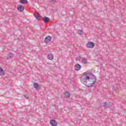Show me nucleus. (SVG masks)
<instances>
[{"label": "nucleus", "mask_w": 126, "mask_h": 126, "mask_svg": "<svg viewBox=\"0 0 126 126\" xmlns=\"http://www.w3.org/2000/svg\"><path fill=\"white\" fill-rule=\"evenodd\" d=\"M90 75H93V76H94L93 74L91 73L85 72L80 79L81 82L87 87V85H89V84H89L88 85H87V80L88 81H90Z\"/></svg>", "instance_id": "f257e3e1"}, {"label": "nucleus", "mask_w": 126, "mask_h": 126, "mask_svg": "<svg viewBox=\"0 0 126 126\" xmlns=\"http://www.w3.org/2000/svg\"><path fill=\"white\" fill-rule=\"evenodd\" d=\"M93 75L90 76V81H91L92 79H93V81H92V83H91V84H89V85H87V87H92V85H93V84H94V83L96 82V80H97V78H96V76H95L94 74H93Z\"/></svg>", "instance_id": "f03ea898"}, {"label": "nucleus", "mask_w": 126, "mask_h": 126, "mask_svg": "<svg viewBox=\"0 0 126 126\" xmlns=\"http://www.w3.org/2000/svg\"><path fill=\"white\" fill-rule=\"evenodd\" d=\"M87 48H93L95 47V43L93 42H89L86 44Z\"/></svg>", "instance_id": "7ed1b4c3"}, {"label": "nucleus", "mask_w": 126, "mask_h": 126, "mask_svg": "<svg viewBox=\"0 0 126 126\" xmlns=\"http://www.w3.org/2000/svg\"><path fill=\"white\" fill-rule=\"evenodd\" d=\"M52 40V36L48 35L46 36L44 39L45 43H49Z\"/></svg>", "instance_id": "20e7f679"}, {"label": "nucleus", "mask_w": 126, "mask_h": 126, "mask_svg": "<svg viewBox=\"0 0 126 126\" xmlns=\"http://www.w3.org/2000/svg\"><path fill=\"white\" fill-rule=\"evenodd\" d=\"M33 87H34V88L36 90H39V89H40V88H41V86H40V85H39L37 83H33Z\"/></svg>", "instance_id": "39448f33"}, {"label": "nucleus", "mask_w": 126, "mask_h": 126, "mask_svg": "<svg viewBox=\"0 0 126 126\" xmlns=\"http://www.w3.org/2000/svg\"><path fill=\"white\" fill-rule=\"evenodd\" d=\"M17 9L19 11H23L24 10V6L22 5H19L17 7Z\"/></svg>", "instance_id": "423d86ee"}, {"label": "nucleus", "mask_w": 126, "mask_h": 126, "mask_svg": "<svg viewBox=\"0 0 126 126\" xmlns=\"http://www.w3.org/2000/svg\"><path fill=\"white\" fill-rule=\"evenodd\" d=\"M6 57L7 60H10V59H12V58L14 57V55L11 53H9V54H7Z\"/></svg>", "instance_id": "0eeeda50"}, {"label": "nucleus", "mask_w": 126, "mask_h": 126, "mask_svg": "<svg viewBox=\"0 0 126 126\" xmlns=\"http://www.w3.org/2000/svg\"><path fill=\"white\" fill-rule=\"evenodd\" d=\"M50 125L52 126H57V122L55 120H52L50 121Z\"/></svg>", "instance_id": "6e6552de"}, {"label": "nucleus", "mask_w": 126, "mask_h": 126, "mask_svg": "<svg viewBox=\"0 0 126 126\" xmlns=\"http://www.w3.org/2000/svg\"><path fill=\"white\" fill-rule=\"evenodd\" d=\"M43 20L44 23H47L50 21V18H49L48 17H44L43 19Z\"/></svg>", "instance_id": "1a4fd4ad"}, {"label": "nucleus", "mask_w": 126, "mask_h": 126, "mask_svg": "<svg viewBox=\"0 0 126 126\" xmlns=\"http://www.w3.org/2000/svg\"><path fill=\"white\" fill-rule=\"evenodd\" d=\"M81 68V65L79 64H77L75 66V70H79Z\"/></svg>", "instance_id": "9d476101"}, {"label": "nucleus", "mask_w": 126, "mask_h": 126, "mask_svg": "<svg viewBox=\"0 0 126 126\" xmlns=\"http://www.w3.org/2000/svg\"><path fill=\"white\" fill-rule=\"evenodd\" d=\"M47 58L48 59H49V60H50V61H52V60L54 59V56L51 53L48 54L47 56Z\"/></svg>", "instance_id": "9b49d317"}, {"label": "nucleus", "mask_w": 126, "mask_h": 126, "mask_svg": "<svg viewBox=\"0 0 126 126\" xmlns=\"http://www.w3.org/2000/svg\"><path fill=\"white\" fill-rule=\"evenodd\" d=\"M5 72L2 68L0 67V75H4Z\"/></svg>", "instance_id": "f8f14e48"}, {"label": "nucleus", "mask_w": 126, "mask_h": 126, "mask_svg": "<svg viewBox=\"0 0 126 126\" xmlns=\"http://www.w3.org/2000/svg\"><path fill=\"white\" fill-rule=\"evenodd\" d=\"M82 63H84V64H87V58H82Z\"/></svg>", "instance_id": "ddd939ff"}, {"label": "nucleus", "mask_w": 126, "mask_h": 126, "mask_svg": "<svg viewBox=\"0 0 126 126\" xmlns=\"http://www.w3.org/2000/svg\"><path fill=\"white\" fill-rule=\"evenodd\" d=\"M28 2V1L27 0H20V3H22L23 4H25V3H27Z\"/></svg>", "instance_id": "4468645a"}, {"label": "nucleus", "mask_w": 126, "mask_h": 126, "mask_svg": "<svg viewBox=\"0 0 126 126\" xmlns=\"http://www.w3.org/2000/svg\"><path fill=\"white\" fill-rule=\"evenodd\" d=\"M65 97H67V98H69V97H70V94L68 93V92H66L64 94Z\"/></svg>", "instance_id": "2eb2a0df"}, {"label": "nucleus", "mask_w": 126, "mask_h": 126, "mask_svg": "<svg viewBox=\"0 0 126 126\" xmlns=\"http://www.w3.org/2000/svg\"><path fill=\"white\" fill-rule=\"evenodd\" d=\"M103 106L105 107V108H109L110 107V105L107 104V102H104L103 103Z\"/></svg>", "instance_id": "dca6fc26"}, {"label": "nucleus", "mask_w": 126, "mask_h": 126, "mask_svg": "<svg viewBox=\"0 0 126 126\" xmlns=\"http://www.w3.org/2000/svg\"><path fill=\"white\" fill-rule=\"evenodd\" d=\"M34 17H35V18L37 19V20H39V19L41 18V16H40V14H37V15L34 14Z\"/></svg>", "instance_id": "f3484780"}, {"label": "nucleus", "mask_w": 126, "mask_h": 126, "mask_svg": "<svg viewBox=\"0 0 126 126\" xmlns=\"http://www.w3.org/2000/svg\"><path fill=\"white\" fill-rule=\"evenodd\" d=\"M78 33L79 35H82L83 34V31L79 30H78Z\"/></svg>", "instance_id": "a211bd4d"}, {"label": "nucleus", "mask_w": 126, "mask_h": 126, "mask_svg": "<svg viewBox=\"0 0 126 126\" xmlns=\"http://www.w3.org/2000/svg\"><path fill=\"white\" fill-rule=\"evenodd\" d=\"M81 60V57H78L76 58V61H80Z\"/></svg>", "instance_id": "6ab92c4d"}, {"label": "nucleus", "mask_w": 126, "mask_h": 126, "mask_svg": "<svg viewBox=\"0 0 126 126\" xmlns=\"http://www.w3.org/2000/svg\"><path fill=\"white\" fill-rule=\"evenodd\" d=\"M25 97L26 98V99H28L29 98V96L26 94H25Z\"/></svg>", "instance_id": "aec40b11"}]
</instances>
